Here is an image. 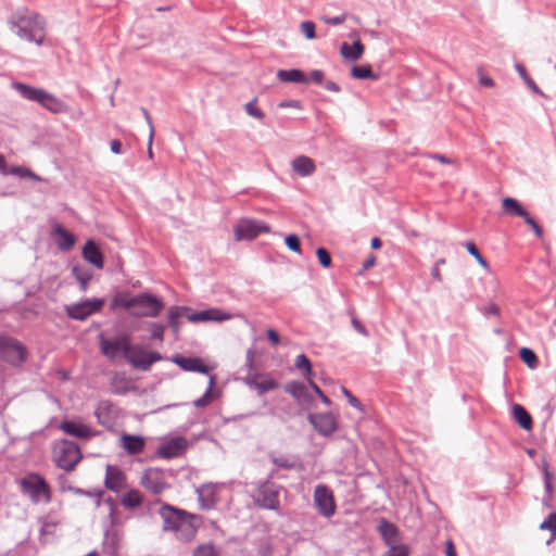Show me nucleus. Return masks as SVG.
<instances>
[{
	"mask_svg": "<svg viewBox=\"0 0 556 556\" xmlns=\"http://www.w3.org/2000/svg\"><path fill=\"white\" fill-rule=\"evenodd\" d=\"M159 514L163 520V530L175 532L176 538L184 542L193 540L202 523L201 516L169 504H163Z\"/></svg>",
	"mask_w": 556,
	"mask_h": 556,
	"instance_id": "obj_1",
	"label": "nucleus"
},
{
	"mask_svg": "<svg viewBox=\"0 0 556 556\" xmlns=\"http://www.w3.org/2000/svg\"><path fill=\"white\" fill-rule=\"evenodd\" d=\"M10 29L21 39L41 46L46 38V20L31 11H18L8 21Z\"/></svg>",
	"mask_w": 556,
	"mask_h": 556,
	"instance_id": "obj_2",
	"label": "nucleus"
},
{
	"mask_svg": "<svg viewBox=\"0 0 556 556\" xmlns=\"http://www.w3.org/2000/svg\"><path fill=\"white\" fill-rule=\"evenodd\" d=\"M81 458V451L75 442L61 440L53 447V459L65 471H72Z\"/></svg>",
	"mask_w": 556,
	"mask_h": 556,
	"instance_id": "obj_3",
	"label": "nucleus"
},
{
	"mask_svg": "<svg viewBox=\"0 0 556 556\" xmlns=\"http://www.w3.org/2000/svg\"><path fill=\"white\" fill-rule=\"evenodd\" d=\"M21 491L27 495L35 504L40 501L49 503L51 501V491L48 482L38 473H28L20 481Z\"/></svg>",
	"mask_w": 556,
	"mask_h": 556,
	"instance_id": "obj_4",
	"label": "nucleus"
},
{
	"mask_svg": "<svg viewBox=\"0 0 556 556\" xmlns=\"http://www.w3.org/2000/svg\"><path fill=\"white\" fill-rule=\"evenodd\" d=\"M281 489L280 485L269 480L260 483L252 494L254 505L258 508L278 511Z\"/></svg>",
	"mask_w": 556,
	"mask_h": 556,
	"instance_id": "obj_5",
	"label": "nucleus"
},
{
	"mask_svg": "<svg viewBox=\"0 0 556 556\" xmlns=\"http://www.w3.org/2000/svg\"><path fill=\"white\" fill-rule=\"evenodd\" d=\"M27 357V350L17 339L0 336V359L12 365L21 366Z\"/></svg>",
	"mask_w": 556,
	"mask_h": 556,
	"instance_id": "obj_6",
	"label": "nucleus"
},
{
	"mask_svg": "<svg viewBox=\"0 0 556 556\" xmlns=\"http://www.w3.org/2000/svg\"><path fill=\"white\" fill-rule=\"evenodd\" d=\"M132 302L134 311L130 315L135 317H156L164 307L161 299L148 292L132 296Z\"/></svg>",
	"mask_w": 556,
	"mask_h": 556,
	"instance_id": "obj_7",
	"label": "nucleus"
},
{
	"mask_svg": "<svg viewBox=\"0 0 556 556\" xmlns=\"http://www.w3.org/2000/svg\"><path fill=\"white\" fill-rule=\"evenodd\" d=\"M105 301L103 299H86L78 303L65 305L66 315L74 320H85L103 307Z\"/></svg>",
	"mask_w": 556,
	"mask_h": 556,
	"instance_id": "obj_8",
	"label": "nucleus"
},
{
	"mask_svg": "<svg viewBox=\"0 0 556 556\" xmlns=\"http://www.w3.org/2000/svg\"><path fill=\"white\" fill-rule=\"evenodd\" d=\"M163 356L159 352H147L141 345H130V352L126 355V361L136 369L147 371L151 366L161 361Z\"/></svg>",
	"mask_w": 556,
	"mask_h": 556,
	"instance_id": "obj_9",
	"label": "nucleus"
},
{
	"mask_svg": "<svg viewBox=\"0 0 556 556\" xmlns=\"http://www.w3.org/2000/svg\"><path fill=\"white\" fill-rule=\"evenodd\" d=\"M270 227L261 220L243 218L233 229L236 241L253 240L261 233H268Z\"/></svg>",
	"mask_w": 556,
	"mask_h": 556,
	"instance_id": "obj_10",
	"label": "nucleus"
},
{
	"mask_svg": "<svg viewBox=\"0 0 556 556\" xmlns=\"http://www.w3.org/2000/svg\"><path fill=\"white\" fill-rule=\"evenodd\" d=\"M99 342L102 354L110 359H114L119 352L126 358L127 353L130 352L131 341L130 337L126 333L114 339H108L104 334H100Z\"/></svg>",
	"mask_w": 556,
	"mask_h": 556,
	"instance_id": "obj_11",
	"label": "nucleus"
},
{
	"mask_svg": "<svg viewBox=\"0 0 556 556\" xmlns=\"http://www.w3.org/2000/svg\"><path fill=\"white\" fill-rule=\"evenodd\" d=\"M314 505L319 515L330 518L336 514V501L333 493L327 485L318 484L314 490Z\"/></svg>",
	"mask_w": 556,
	"mask_h": 556,
	"instance_id": "obj_12",
	"label": "nucleus"
},
{
	"mask_svg": "<svg viewBox=\"0 0 556 556\" xmlns=\"http://www.w3.org/2000/svg\"><path fill=\"white\" fill-rule=\"evenodd\" d=\"M94 416L98 424L108 430H112L121 416V409L109 400H102L98 403Z\"/></svg>",
	"mask_w": 556,
	"mask_h": 556,
	"instance_id": "obj_13",
	"label": "nucleus"
},
{
	"mask_svg": "<svg viewBox=\"0 0 556 556\" xmlns=\"http://www.w3.org/2000/svg\"><path fill=\"white\" fill-rule=\"evenodd\" d=\"M140 483L146 490L155 495L169 488V484L166 482L165 471L160 468H148L144 470Z\"/></svg>",
	"mask_w": 556,
	"mask_h": 556,
	"instance_id": "obj_14",
	"label": "nucleus"
},
{
	"mask_svg": "<svg viewBox=\"0 0 556 556\" xmlns=\"http://www.w3.org/2000/svg\"><path fill=\"white\" fill-rule=\"evenodd\" d=\"M307 419L314 429L323 437L332 434L338 428L337 420L330 413L309 414Z\"/></svg>",
	"mask_w": 556,
	"mask_h": 556,
	"instance_id": "obj_15",
	"label": "nucleus"
},
{
	"mask_svg": "<svg viewBox=\"0 0 556 556\" xmlns=\"http://www.w3.org/2000/svg\"><path fill=\"white\" fill-rule=\"evenodd\" d=\"M187 448V440L184 437L172 438L161 443L156 450L159 457L172 459L180 456Z\"/></svg>",
	"mask_w": 556,
	"mask_h": 556,
	"instance_id": "obj_16",
	"label": "nucleus"
},
{
	"mask_svg": "<svg viewBox=\"0 0 556 556\" xmlns=\"http://www.w3.org/2000/svg\"><path fill=\"white\" fill-rule=\"evenodd\" d=\"M233 315L224 312L220 308L213 307L195 313H191L187 315V319L191 323H200V321H225L230 320Z\"/></svg>",
	"mask_w": 556,
	"mask_h": 556,
	"instance_id": "obj_17",
	"label": "nucleus"
},
{
	"mask_svg": "<svg viewBox=\"0 0 556 556\" xmlns=\"http://www.w3.org/2000/svg\"><path fill=\"white\" fill-rule=\"evenodd\" d=\"M104 484L109 490L119 492L126 485V476L118 467L108 465Z\"/></svg>",
	"mask_w": 556,
	"mask_h": 556,
	"instance_id": "obj_18",
	"label": "nucleus"
},
{
	"mask_svg": "<svg viewBox=\"0 0 556 556\" xmlns=\"http://www.w3.org/2000/svg\"><path fill=\"white\" fill-rule=\"evenodd\" d=\"M286 392L292 395L299 405L308 406L313 402V395L311 394L308 388L299 381H291L286 384Z\"/></svg>",
	"mask_w": 556,
	"mask_h": 556,
	"instance_id": "obj_19",
	"label": "nucleus"
},
{
	"mask_svg": "<svg viewBox=\"0 0 556 556\" xmlns=\"http://www.w3.org/2000/svg\"><path fill=\"white\" fill-rule=\"evenodd\" d=\"M172 362L178 365L185 371L207 374L208 368L204 365L199 357H186L176 354L172 357Z\"/></svg>",
	"mask_w": 556,
	"mask_h": 556,
	"instance_id": "obj_20",
	"label": "nucleus"
},
{
	"mask_svg": "<svg viewBox=\"0 0 556 556\" xmlns=\"http://www.w3.org/2000/svg\"><path fill=\"white\" fill-rule=\"evenodd\" d=\"M66 434L78 438L89 439L96 434L88 426L73 420H63L59 427Z\"/></svg>",
	"mask_w": 556,
	"mask_h": 556,
	"instance_id": "obj_21",
	"label": "nucleus"
},
{
	"mask_svg": "<svg viewBox=\"0 0 556 556\" xmlns=\"http://www.w3.org/2000/svg\"><path fill=\"white\" fill-rule=\"evenodd\" d=\"M378 532L380 533L386 545L389 547L392 545H399V529L394 523L388 521L387 519H381L378 525Z\"/></svg>",
	"mask_w": 556,
	"mask_h": 556,
	"instance_id": "obj_22",
	"label": "nucleus"
},
{
	"mask_svg": "<svg viewBox=\"0 0 556 556\" xmlns=\"http://www.w3.org/2000/svg\"><path fill=\"white\" fill-rule=\"evenodd\" d=\"M52 235L59 250L63 252L70 251L75 244V237L59 224L54 226Z\"/></svg>",
	"mask_w": 556,
	"mask_h": 556,
	"instance_id": "obj_23",
	"label": "nucleus"
},
{
	"mask_svg": "<svg viewBox=\"0 0 556 556\" xmlns=\"http://www.w3.org/2000/svg\"><path fill=\"white\" fill-rule=\"evenodd\" d=\"M198 500L203 509L214 508L217 503V495L213 484H203L197 489Z\"/></svg>",
	"mask_w": 556,
	"mask_h": 556,
	"instance_id": "obj_24",
	"label": "nucleus"
},
{
	"mask_svg": "<svg viewBox=\"0 0 556 556\" xmlns=\"http://www.w3.org/2000/svg\"><path fill=\"white\" fill-rule=\"evenodd\" d=\"M83 256L88 263L92 264L97 268H102L104 265L103 254L93 240H88L86 242L83 248Z\"/></svg>",
	"mask_w": 556,
	"mask_h": 556,
	"instance_id": "obj_25",
	"label": "nucleus"
},
{
	"mask_svg": "<svg viewBox=\"0 0 556 556\" xmlns=\"http://www.w3.org/2000/svg\"><path fill=\"white\" fill-rule=\"evenodd\" d=\"M291 167L294 173H296L301 177H308L313 175L316 170V165L314 161L305 155L296 156L291 162Z\"/></svg>",
	"mask_w": 556,
	"mask_h": 556,
	"instance_id": "obj_26",
	"label": "nucleus"
},
{
	"mask_svg": "<svg viewBox=\"0 0 556 556\" xmlns=\"http://www.w3.org/2000/svg\"><path fill=\"white\" fill-rule=\"evenodd\" d=\"M122 446L129 455H136L143 451L144 448V439L140 435L134 434H123L122 435Z\"/></svg>",
	"mask_w": 556,
	"mask_h": 556,
	"instance_id": "obj_27",
	"label": "nucleus"
},
{
	"mask_svg": "<svg viewBox=\"0 0 556 556\" xmlns=\"http://www.w3.org/2000/svg\"><path fill=\"white\" fill-rule=\"evenodd\" d=\"M38 104H40L41 106H43L52 113H61L65 109V104L63 101L58 99L52 93L47 92L46 90L42 91Z\"/></svg>",
	"mask_w": 556,
	"mask_h": 556,
	"instance_id": "obj_28",
	"label": "nucleus"
},
{
	"mask_svg": "<svg viewBox=\"0 0 556 556\" xmlns=\"http://www.w3.org/2000/svg\"><path fill=\"white\" fill-rule=\"evenodd\" d=\"M13 88L26 100L39 103L43 89L24 83H13Z\"/></svg>",
	"mask_w": 556,
	"mask_h": 556,
	"instance_id": "obj_29",
	"label": "nucleus"
},
{
	"mask_svg": "<svg viewBox=\"0 0 556 556\" xmlns=\"http://www.w3.org/2000/svg\"><path fill=\"white\" fill-rule=\"evenodd\" d=\"M277 78L283 83L307 84L308 78L301 70H279Z\"/></svg>",
	"mask_w": 556,
	"mask_h": 556,
	"instance_id": "obj_30",
	"label": "nucleus"
},
{
	"mask_svg": "<svg viewBox=\"0 0 556 556\" xmlns=\"http://www.w3.org/2000/svg\"><path fill=\"white\" fill-rule=\"evenodd\" d=\"M247 383L251 388L256 389L260 395L278 388V382L271 378L258 380L257 377H253L248 379Z\"/></svg>",
	"mask_w": 556,
	"mask_h": 556,
	"instance_id": "obj_31",
	"label": "nucleus"
},
{
	"mask_svg": "<svg viewBox=\"0 0 556 556\" xmlns=\"http://www.w3.org/2000/svg\"><path fill=\"white\" fill-rule=\"evenodd\" d=\"M340 52L343 58L357 61L364 53V45L359 40L354 41L352 46L344 42L340 48Z\"/></svg>",
	"mask_w": 556,
	"mask_h": 556,
	"instance_id": "obj_32",
	"label": "nucleus"
},
{
	"mask_svg": "<svg viewBox=\"0 0 556 556\" xmlns=\"http://www.w3.org/2000/svg\"><path fill=\"white\" fill-rule=\"evenodd\" d=\"M513 415L522 429L529 430L532 427V418L523 406L515 404L513 406Z\"/></svg>",
	"mask_w": 556,
	"mask_h": 556,
	"instance_id": "obj_33",
	"label": "nucleus"
},
{
	"mask_svg": "<svg viewBox=\"0 0 556 556\" xmlns=\"http://www.w3.org/2000/svg\"><path fill=\"white\" fill-rule=\"evenodd\" d=\"M503 210L509 215H515L523 218L527 216V211L514 198H505L502 202Z\"/></svg>",
	"mask_w": 556,
	"mask_h": 556,
	"instance_id": "obj_34",
	"label": "nucleus"
},
{
	"mask_svg": "<svg viewBox=\"0 0 556 556\" xmlns=\"http://www.w3.org/2000/svg\"><path fill=\"white\" fill-rule=\"evenodd\" d=\"M116 307H124L129 311H134V302L132 296H129L127 292H119L112 299L111 308L115 309Z\"/></svg>",
	"mask_w": 556,
	"mask_h": 556,
	"instance_id": "obj_35",
	"label": "nucleus"
},
{
	"mask_svg": "<svg viewBox=\"0 0 556 556\" xmlns=\"http://www.w3.org/2000/svg\"><path fill=\"white\" fill-rule=\"evenodd\" d=\"M121 502L124 507L134 509L141 505L142 496L139 491L130 490L123 495Z\"/></svg>",
	"mask_w": 556,
	"mask_h": 556,
	"instance_id": "obj_36",
	"label": "nucleus"
},
{
	"mask_svg": "<svg viewBox=\"0 0 556 556\" xmlns=\"http://www.w3.org/2000/svg\"><path fill=\"white\" fill-rule=\"evenodd\" d=\"M294 366L299 369L306 380L313 377L312 364L305 354H299L295 358Z\"/></svg>",
	"mask_w": 556,
	"mask_h": 556,
	"instance_id": "obj_37",
	"label": "nucleus"
},
{
	"mask_svg": "<svg viewBox=\"0 0 556 556\" xmlns=\"http://www.w3.org/2000/svg\"><path fill=\"white\" fill-rule=\"evenodd\" d=\"M190 309L186 306H172L168 311V325L175 332L179 330L178 318Z\"/></svg>",
	"mask_w": 556,
	"mask_h": 556,
	"instance_id": "obj_38",
	"label": "nucleus"
},
{
	"mask_svg": "<svg viewBox=\"0 0 556 556\" xmlns=\"http://www.w3.org/2000/svg\"><path fill=\"white\" fill-rule=\"evenodd\" d=\"M351 76L356 79H378L370 65H357L351 70Z\"/></svg>",
	"mask_w": 556,
	"mask_h": 556,
	"instance_id": "obj_39",
	"label": "nucleus"
},
{
	"mask_svg": "<svg viewBox=\"0 0 556 556\" xmlns=\"http://www.w3.org/2000/svg\"><path fill=\"white\" fill-rule=\"evenodd\" d=\"M72 275L79 282L80 289L86 291L92 277L91 274L87 269L76 265L72 267Z\"/></svg>",
	"mask_w": 556,
	"mask_h": 556,
	"instance_id": "obj_40",
	"label": "nucleus"
},
{
	"mask_svg": "<svg viewBox=\"0 0 556 556\" xmlns=\"http://www.w3.org/2000/svg\"><path fill=\"white\" fill-rule=\"evenodd\" d=\"M515 68L522 78V80L526 83V85L535 93L540 94L541 97H545V93L538 87L535 81L528 75L525 66L520 63L515 64Z\"/></svg>",
	"mask_w": 556,
	"mask_h": 556,
	"instance_id": "obj_41",
	"label": "nucleus"
},
{
	"mask_svg": "<svg viewBox=\"0 0 556 556\" xmlns=\"http://www.w3.org/2000/svg\"><path fill=\"white\" fill-rule=\"evenodd\" d=\"M215 384V377L214 376H211L210 377V383H208V388L207 390L205 391V393L197 399L194 402H193V405L197 407V408H203V407H206L207 405L211 404L212 402V389H213V386Z\"/></svg>",
	"mask_w": 556,
	"mask_h": 556,
	"instance_id": "obj_42",
	"label": "nucleus"
},
{
	"mask_svg": "<svg viewBox=\"0 0 556 556\" xmlns=\"http://www.w3.org/2000/svg\"><path fill=\"white\" fill-rule=\"evenodd\" d=\"M519 356L522 362L528 365L529 368L535 369L539 366V359L531 349L521 348L519 351Z\"/></svg>",
	"mask_w": 556,
	"mask_h": 556,
	"instance_id": "obj_43",
	"label": "nucleus"
},
{
	"mask_svg": "<svg viewBox=\"0 0 556 556\" xmlns=\"http://www.w3.org/2000/svg\"><path fill=\"white\" fill-rule=\"evenodd\" d=\"M2 173L15 175L21 178H31L35 180L39 179V177L35 173H33L30 169L23 167V166H12L10 169L5 168L4 172H2Z\"/></svg>",
	"mask_w": 556,
	"mask_h": 556,
	"instance_id": "obj_44",
	"label": "nucleus"
},
{
	"mask_svg": "<svg viewBox=\"0 0 556 556\" xmlns=\"http://www.w3.org/2000/svg\"><path fill=\"white\" fill-rule=\"evenodd\" d=\"M541 530H548L552 539H556V511L551 513L547 518L540 525Z\"/></svg>",
	"mask_w": 556,
	"mask_h": 556,
	"instance_id": "obj_45",
	"label": "nucleus"
},
{
	"mask_svg": "<svg viewBox=\"0 0 556 556\" xmlns=\"http://www.w3.org/2000/svg\"><path fill=\"white\" fill-rule=\"evenodd\" d=\"M465 248L467 249L468 253L472 255L482 267H489L486 260L481 255V253L479 252L478 248L473 242H466Z\"/></svg>",
	"mask_w": 556,
	"mask_h": 556,
	"instance_id": "obj_46",
	"label": "nucleus"
},
{
	"mask_svg": "<svg viewBox=\"0 0 556 556\" xmlns=\"http://www.w3.org/2000/svg\"><path fill=\"white\" fill-rule=\"evenodd\" d=\"M409 548L405 544L392 545L382 556H408Z\"/></svg>",
	"mask_w": 556,
	"mask_h": 556,
	"instance_id": "obj_47",
	"label": "nucleus"
},
{
	"mask_svg": "<svg viewBox=\"0 0 556 556\" xmlns=\"http://www.w3.org/2000/svg\"><path fill=\"white\" fill-rule=\"evenodd\" d=\"M193 556H219L218 552L215 549V547L212 544H204L198 546L194 552Z\"/></svg>",
	"mask_w": 556,
	"mask_h": 556,
	"instance_id": "obj_48",
	"label": "nucleus"
},
{
	"mask_svg": "<svg viewBox=\"0 0 556 556\" xmlns=\"http://www.w3.org/2000/svg\"><path fill=\"white\" fill-rule=\"evenodd\" d=\"M150 330H151V339L157 340L160 342L164 341V332H165L164 325L159 324V323H152V324H150Z\"/></svg>",
	"mask_w": 556,
	"mask_h": 556,
	"instance_id": "obj_49",
	"label": "nucleus"
},
{
	"mask_svg": "<svg viewBox=\"0 0 556 556\" xmlns=\"http://www.w3.org/2000/svg\"><path fill=\"white\" fill-rule=\"evenodd\" d=\"M315 28H316L315 23L312 21H304L300 25V29H301L302 34L307 39H314L316 37Z\"/></svg>",
	"mask_w": 556,
	"mask_h": 556,
	"instance_id": "obj_50",
	"label": "nucleus"
},
{
	"mask_svg": "<svg viewBox=\"0 0 556 556\" xmlns=\"http://www.w3.org/2000/svg\"><path fill=\"white\" fill-rule=\"evenodd\" d=\"M316 255L318 257V261L320 265L325 268L330 267L331 265V256L329 252L325 248H318L316 250Z\"/></svg>",
	"mask_w": 556,
	"mask_h": 556,
	"instance_id": "obj_51",
	"label": "nucleus"
},
{
	"mask_svg": "<svg viewBox=\"0 0 556 556\" xmlns=\"http://www.w3.org/2000/svg\"><path fill=\"white\" fill-rule=\"evenodd\" d=\"M244 108H245V112L250 116H253L257 119H263L265 116L263 111L255 105V100L248 102Z\"/></svg>",
	"mask_w": 556,
	"mask_h": 556,
	"instance_id": "obj_52",
	"label": "nucleus"
},
{
	"mask_svg": "<svg viewBox=\"0 0 556 556\" xmlns=\"http://www.w3.org/2000/svg\"><path fill=\"white\" fill-rule=\"evenodd\" d=\"M348 17V14L346 13H342L341 15H338V16H327V15H323L320 17V20L325 23V24H328V25H332V26H337V25H341L345 22Z\"/></svg>",
	"mask_w": 556,
	"mask_h": 556,
	"instance_id": "obj_53",
	"label": "nucleus"
},
{
	"mask_svg": "<svg viewBox=\"0 0 556 556\" xmlns=\"http://www.w3.org/2000/svg\"><path fill=\"white\" fill-rule=\"evenodd\" d=\"M342 393L348 399V402L354 408L363 412V405L357 397H355L346 388L342 387Z\"/></svg>",
	"mask_w": 556,
	"mask_h": 556,
	"instance_id": "obj_54",
	"label": "nucleus"
},
{
	"mask_svg": "<svg viewBox=\"0 0 556 556\" xmlns=\"http://www.w3.org/2000/svg\"><path fill=\"white\" fill-rule=\"evenodd\" d=\"M286 244L291 251L301 252V243L296 235H289L286 238Z\"/></svg>",
	"mask_w": 556,
	"mask_h": 556,
	"instance_id": "obj_55",
	"label": "nucleus"
},
{
	"mask_svg": "<svg viewBox=\"0 0 556 556\" xmlns=\"http://www.w3.org/2000/svg\"><path fill=\"white\" fill-rule=\"evenodd\" d=\"M544 486H545V491L547 493V498L543 500V502L545 503V505L548 506V501L551 500L552 497V493H553V484H552V481H551V475L547 470H545L544 472Z\"/></svg>",
	"mask_w": 556,
	"mask_h": 556,
	"instance_id": "obj_56",
	"label": "nucleus"
},
{
	"mask_svg": "<svg viewBox=\"0 0 556 556\" xmlns=\"http://www.w3.org/2000/svg\"><path fill=\"white\" fill-rule=\"evenodd\" d=\"M274 548L268 541H263L257 547L258 556H273Z\"/></svg>",
	"mask_w": 556,
	"mask_h": 556,
	"instance_id": "obj_57",
	"label": "nucleus"
},
{
	"mask_svg": "<svg viewBox=\"0 0 556 556\" xmlns=\"http://www.w3.org/2000/svg\"><path fill=\"white\" fill-rule=\"evenodd\" d=\"M523 220L532 228V230L534 231L535 236L538 238H542L543 236V231L541 229V227L539 226V224L529 215V213H527V216L523 217Z\"/></svg>",
	"mask_w": 556,
	"mask_h": 556,
	"instance_id": "obj_58",
	"label": "nucleus"
},
{
	"mask_svg": "<svg viewBox=\"0 0 556 556\" xmlns=\"http://www.w3.org/2000/svg\"><path fill=\"white\" fill-rule=\"evenodd\" d=\"M273 464H275L277 467L285 468V469H291L293 468V463L289 460V458L285 456L279 457H273L271 458Z\"/></svg>",
	"mask_w": 556,
	"mask_h": 556,
	"instance_id": "obj_59",
	"label": "nucleus"
},
{
	"mask_svg": "<svg viewBox=\"0 0 556 556\" xmlns=\"http://www.w3.org/2000/svg\"><path fill=\"white\" fill-rule=\"evenodd\" d=\"M141 113H142L144 119L147 121V124L150 129V146H151L153 142V137H154V127H153L152 118H151L149 111L146 108H141Z\"/></svg>",
	"mask_w": 556,
	"mask_h": 556,
	"instance_id": "obj_60",
	"label": "nucleus"
},
{
	"mask_svg": "<svg viewBox=\"0 0 556 556\" xmlns=\"http://www.w3.org/2000/svg\"><path fill=\"white\" fill-rule=\"evenodd\" d=\"M324 72L320 71V70H314L311 72L309 74V78H308V81H313L317 85H323L324 84Z\"/></svg>",
	"mask_w": 556,
	"mask_h": 556,
	"instance_id": "obj_61",
	"label": "nucleus"
},
{
	"mask_svg": "<svg viewBox=\"0 0 556 556\" xmlns=\"http://www.w3.org/2000/svg\"><path fill=\"white\" fill-rule=\"evenodd\" d=\"M429 156H430V159L439 161L442 164H448L450 165V164L454 163V161L452 159H448L447 156H445L443 154L433 153V154H430Z\"/></svg>",
	"mask_w": 556,
	"mask_h": 556,
	"instance_id": "obj_62",
	"label": "nucleus"
},
{
	"mask_svg": "<svg viewBox=\"0 0 556 556\" xmlns=\"http://www.w3.org/2000/svg\"><path fill=\"white\" fill-rule=\"evenodd\" d=\"M267 338L268 340L274 344V345H278L280 343V337L279 334L277 333V331H275L274 329H268L267 332Z\"/></svg>",
	"mask_w": 556,
	"mask_h": 556,
	"instance_id": "obj_63",
	"label": "nucleus"
},
{
	"mask_svg": "<svg viewBox=\"0 0 556 556\" xmlns=\"http://www.w3.org/2000/svg\"><path fill=\"white\" fill-rule=\"evenodd\" d=\"M352 325H353L354 329L358 333H361V334H363L365 337L368 336V331L366 330V328L362 325V323L359 320H357L356 318H353L352 319Z\"/></svg>",
	"mask_w": 556,
	"mask_h": 556,
	"instance_id": "obj_64",
	"label": "nucleus"
}]
</instances>
